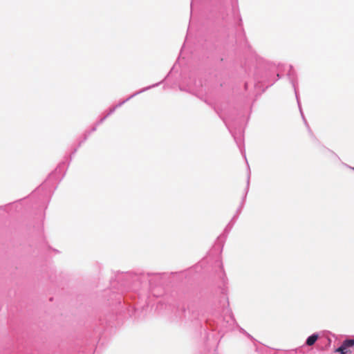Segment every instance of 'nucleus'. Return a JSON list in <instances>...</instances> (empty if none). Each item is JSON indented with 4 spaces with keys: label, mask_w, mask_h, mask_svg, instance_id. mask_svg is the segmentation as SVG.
<instances>
[{
    "label": "nucleus",
    "mask_w": 354,
    "mask_h": 354,
    "mask_svg": "<svg viewBox=\"0 0 354 354\" xmlns=\"http://www.w3.org/2000/svg\"><path fill=\"white\" fill-rule=\"evenodd\" d=\"M317 339H318V335L316 334H313V335H310V337H308V338L306 340V344L308 346H312L315 343V342L317 340Z\"/></svg>",
    "instance_id": "f257e3e1"
},
{
    "label": "nucleus",
    "mask_w": 354,
    "mask_h": 354,
    "mask_svg": "<svg viewBox=\"0 0 354 354\" xmlns=\"http://www.w3.org/2000/svg\"><path fill=\"white\" fill-rule=\"evenodd\" d=\"M354 345V339H346L342 343V346L346 349L348 347L353 346Z\"/></svg>",
    "instance_id": "f03ea898"
},
{
    "label": "nucleus",
    "mask_w": 354,
    "mask_h": 354,
    "mask_svg": "<svg viewBox=\"0 0 354 354\" xmlns=\"http://www.w3.org/2000/svg\"><path fill=\"white\" fill-rule=\"evenodd\" d=\"M346 348L342 345L340 347H339L337 350H336V352H339L341 353L342 354H345L346 353Z\"/></svg>",
    "instance_id": "7ed1b4c3"
}]
</instances>
